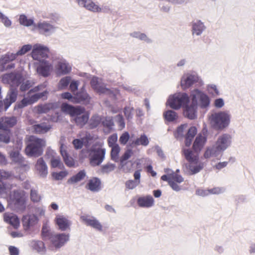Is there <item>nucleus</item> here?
I'll return each instance as SVG.
<instances>
[{"label":"nucleus","instance_id":"obj_5","mask_svg":"<svg viewBox=\"0 0 255 255\" xmlns=\"http://www.w3.org/2000/svg\"><path fill=\"white\" fill-rule=\"evenodd\" d=\"M23 77L21 74L17 72H11L8 74H5L2 75L1 81L3 84H7L10 85V91L12 88L16 89L17 90V87L23 81Z\"/></svg>","mask_w":255,"mask_h":255},{"label":"nucleus","instance_id":"obj_45","mask_svg":"<svg viewBox=\"0 0 255 255\" xmlns=\"http://www.w3.org/2000/svg\"><path fill=\"white\" fill-rule=\"evenodd\" d=\"M204 29L203 23L201 22L198 21L194 23L192 26L193 34L195 33L197 35H200Z\"/></svg>","mask_w":255,"mask_h":255},{"label":"nucleus","instance_id":"obj_30","mask_svg":"<svg viewBox=\"0 0 255 255\" xmlns=\"http://www.w3.org/2000/svg\"><path fill=\"white\" fill-rule=\"evenodd\" d=\"M32 128L34 133L37 134H44L47 132L51 128V126L50 125L43 123L34 125L32 126Z\"/></svg>","mask_w":255,"mask_h":255},{"label":"nucleus","instance_id":"obj_53","mask_svg":"<svg viewBox=\"0 0 255 255\" xmlns=\"http://www.w3.org/2000/svg\"><path fill=\"white\" fill-rule=\"evenodd\" d=\"M118 140V135L116 133L110 135L108 139V144L109 147H111L116 145H118L117 143Z\"/></svg>","mask_w":255,"mask_h":255},{"label":"nucleus","instance_id":"obj_29","mask_svg":"<svg viewBox=\"0 0 255 255\" xmlns=\"http://www.w3.org/2000/svg\"><path fill=\"white\" fill-rule=\"evenodd\" d=\"M22 222L23 226L28 229L37 223V218L34 215H27L23 217Z\"/></svg>","mask_w":255,"mask_h":255},{"label":"nucleus","instance_id":"obj_21","mask_svg":"<svg viewBox=\"0 0 255 255\" xmlns=\"http://www.w3.org/2000/svg\"><path fill=\"white\" fill-rule=\"evenodd\" d=\"M3 220L4 222L10 224L15 229H17L19 226L18 218L12 213H5L3 214Z\"/></svg>","mask_w":255,"mask_h":255},{"label":"nucleus","instance_id":"obj_10","mask_svg":"<svg viewBox=\"0 0 255 255\" xmlns=\"http://www.w3.org/2000/svg\"><path fill=\"white\" fill-rule=\"evenodd\" d=\"M49 53V49L41 45H36L31 52V56L33 59L39 61L43 58H47Z\"/></svg>","mask_w":255,"mask_h":255},{"label":"nucleus","instance_id":"obj_40","mask_svg":"<svg viewBox=\"0 0 255 255\" xmlns=\"http://www.w3.org/2000/svg\"><path fill=\"white\" fill-rule=\"evenodd\" d=\"M16 57V53H7L0 58V65L4 66L6 63L15 59Z\"/></svg>","mask_w":255,"mask_h":255},{"label":"nucleus","instance_id":"obj_22","mask_svg":"<svg viewBox=\"0 0 255 255\" xmlns=\"http://www.w3.org/2000/svg\"><path fill=\"white\" fill-rule=\"evenodd\" d=\"M198 81V77L195 75H189L182 77L181 80V86L183 89L189 88Z\"/></svg>","mask_w":255,"mask_h":255},{"label":"nucleus","instance_id":"obj_56","mask_svg":"<svg viewBox=\"0 0 255 255\" xmlns=\"http://www.w3.org/2000/svg\"><path fill=\"white\" fill-rule=\"evenodd\" d=\"M102 125L103 127L108 128L109 129H111L114 126V124L112 118H106L103 121H102Z\"/></svg>","mask_w":255,"mask_h":255},{"label":"nucleus","instance_id":"obj_19","mask_svg":"<svg viewBox=\"0 0 255 255\" xmlns=\"http://www.w3.org/2000/svg\"><path fill=\"white\" fill-rule=\"evenodd\" d=\"M141 169H138L134 172V180H128L125 183L126 187L128 189H133L137 187L140 183V172Z\"/></svg>","mask_w":255,"mask_h":255},{"label":"nucleus","instance_id":"obj_55","mask_svg":"<svg viewBox=\"0 0 255 255\" xmlns=\"http://www.w3.org/2000/svg\"><path fill=\"white\" fill-rule=\"evenodd\" d=\"M71 80L70 77H65L62 78L59 83V87L60 89H64L67 87Z\"/></svg>","mask_w":255,"mask_h":255},{"label":"nucleus","instance_id":"obj_61","mask_svg":"<svg viewBox=\"0 0 255 255\" xmlns=\"http://www.w3.org/2000/svg\"><path fill=\"white\" fill-rule=\"evenodd\" d=\"M32 48L31 45H23L21 48L18 50L16 53V55H22L25 54L28 51H30Z\"/></svg>","mask_w":255,"mask_h":255},{"label":"nucleus","instance_id":"obj_62","mask_svg":"<svg viewBox=\"0 0 255 255\" xmlns=\"http://www.w3.org/2000/svg\"><path fill=\"white\" fill-rule=\"evenodd\" d=\"M129 138V134L128 132L123 133L120 137L119 141L121 144L125 145Z\"/></svg>","mask_w":255,"mask_h":255},{"label":"nucleus","instance_id":"obj_18","mask_svg":"<svg viewBox=\"0 0 255 255\" xmlns=\"http://www.w3.org/2000/svg\"><path fill=\"white\" fill-rule=\"evenodd\" d=\"M52 69V65L47 61H42L41 64L37 68V73L44 77H48Z\"/></svg>","mask_w":255,"mask_h":255},{"label":"nucleus","instance_id":"obj_28","mask_svg":"<svg viewBox=\"0 0 255 255\" xmlns=\"http://www.w3.org/2000/svg\"><path fill=\"white\" fill-rule=\"evenodd\" d=\"M194 92L195 94L193 95H195L196 99L197 97L199 98L201 107L202 108L207 107L210 104V100L208 96L198 90H195Z\"/></svg>","mask_w":255,"mask_h":255},{"label":"nucleus","instance_id":"obj_48","mask_svg":"<svg viewBox=\"0 0 255 255\" xmlns=\"http://www.w3.org/2000/svg\"><path fill=\"white\" fill-rule=\"evenodd\" d=\"M19 22L20 24L25 26H29L33 25L34 21L32 19H28L24 14H21L19 16Z\"/></svg>","mask_w":255,"mask_h":255},{"label":"nucleus","instance_id":"obj_60","mask_svg":"<svg viewBox=\"0 0 255 255\" xmlns=\"http://www.w3.org/2000/svg\"><path fill=\"white\" fill-rule=\"evenodd\" d=\"M116 118L120 129H123L125 127V123L123 116L119 114L116 116Z\"/></svg>","mask_w":255,"mask_h":255},{"label":"nucleus","instance_id":"obj_43","mask_svg":"<svg viewBox=\"0 0 255 255\" xmlns=\"http://www.w3.org/2000/svg\"><path fill=\"white\" fill-rule=\"evenodd\" d=\"M31 244L33 249L36 250L37 252L40 253L45 252V248L43 242L40 241H34Z\"/></svg>","mask_w":255,"mask_h":255},{"label":"nucleus","instance_id":"obj_34","mask_svg":"<svg viewBox=\"0 0 255 255\" xmlns=\"http://www.w3.org/2000/svg\"><path fill=\"white\" fill-rule=\"evenodd\" d=\"M197 128L195 127H191L188 129V131L185 136V143L186 146H189L191 145L193 138L197 134Z\"/></svg>","mask_w":255,"mask_h":255},{"label":"nucleus","instance_id":"obj_37","mask_svg":"<svg viewBox=\"0 0 255 255\" xmlns=\"http://www.w3.org/2000/svg\"><path fill=\"white\" fill-rule=\"evenodd\" d=\"M37 27L39 32L43 34L50 32L54 28L53 25L46 22L38 23Z\"/></svg>","mask_w":255,"mask_h":255},{"label":"nucleus","instance_id":"obj_24","mask_svg":"<svg viewBox=\"0 0 255 255\" xmlns=\"http://www.w3.org/2000/svg\"><path fill=\"white\" fill-rule=\"evenodd\" d=\"M138 205L140 207L149 208L154 204V199L151 195L140 197L137 200Z\"/></svg>","mask_w":255,"mask_h":255},{"label":"nucleus","instance_id":"obj_32","mask_svg":"<svg viewBox=\"0 0 255 255\" xmlns=\"http://www.w3.org/2000/svg\"><path fill=\"white\" fill-rule=\"evenodd\" d=\"M86 188L92 192H97L101 188V181L97 177H94L89 180L86 185Z\"/></svg>","mask_w":255,"mask_h":255},{"label":"nucleus","instance_id":"obj_36","mask_svg":"<svg viewBox=\"0 0 255 255\" xmlns=\"http://www.w3.org/2000/svg\"><path fill=\"white\" fill-rule=\"evenodd\" d=\"M163 116L164 120L168 122H175L178 118L177 113L172 110H168L165 112Z\"/></svg>","mask_w":255,"mask_h":255},{"label":"nucleus","instance_id":"obj_25","mask_svg":"<svg viewBox=\"0 0 255 255\" xmlns=\"http://www.w3.org/2000/svg\"><path fill=\"white\" fill-rule=\"evenodd\" d=\"M56 224L61 231H65L69 228L70 223L69 220L63 216L57 215L55 219Z\"/></svg>","mask_w":255,"mask_h":255},{"label":"nucleus","instance_id":"obj_13","mask_svg":"<svg viewBox=\"0 0 255 255\" xmlns=\"http://www.w3.org/2000/svg\"><path fill=\"white\" fill-rule=\"evenodd\" d=\"M197 105V100L195 95H192V104L190 106L185 105L184 113L190 119H194L196 118V112Z\"/></svg>","mask_w":255,"mask_h":255},{"label":"nucleus","instance_id":"obj_46","mask_svg":"<svg viewBox=\"0 0 255 255\" xmlns=\"http://www.w3.org/2000/svg\"><path fill=\"white\" fill-rule=\"evenodd\" d=\"M10 131L9 130L0 131V141L7 143L10 141Z\"/></svg>","mask_w":255,"mask_h":255},{"label":"nucleus","instance_id":"obj_31","mask_svg":"<svg viewBox=\"0 0 255 255\" xmlns=\"http://www.w3.org/2000/svg\"><path fill=\"white\" fill-rule=\"evenodd\" d=\"M206 142V137L201 134H199L196 138L193 145V148L196 152H199L203 147Z\"/></svg>","mask_w":255,"mask_h":255},{"label":"nucleus","instance_id":"obj_1","mask_svg":"<svg viewBox=\"0 0 255 255\" xmlns=\"http://www.w3.org/2000/svg\"><path fill=\"white\" fill-rule=\"evenodd\" d=\"M61 109L63 112L69 114L71 117H75L74 120L80 128H82L89 120V114L85 111L83 107H74L67 103H63Z\"/></svg>","mask_w":255,"mask_h":255},{"label":"nucleus","instance_id":"obj_54","mask_svg":"<svg viewBox=\"0 0 255 255\" xmlns=\"http://www.w3.org/2000/svg\"><path fill=\"white\" fill-rule=\"evenodd\" d=\"M133 154V152L131 149L127 150L123 155L121 157L120 159V162L128 161V159L131 157L132 154Z\"/></svg>","mask_w":255,"mask_h":255},{"label":"nucleus","instance_id":"obj_42","mask_svg":"<svg viewBox=\"0 0 255 255\" xmlns=\"http://www.w3.org/2000/svg\"><path fill=\"white\" fill-rule=\"evenodd\" d=\"M101 117L97 115H93L89 122L90 128H94L97 127L101 122Z\"/></svg>","mask_w":255,"mask_h":255},{"label":"nucleus","instance_id":"obj_11","mask_svg":"<svg viewBox=\"0 0 255 255\" xmlns=\"http://www.w3.org/2000/svg\"><path fill=\"white\" fill-rule=\"evenodd\" d=\"M25 193L23 190H15L11 196V200L16 206H22L25 204Z\"/></svg>","mask_w":255,"mask_h":255},{"label":"nucleus","instance_id":"obj_59","mask_svg":"<svg viewBox=\"0 0 255 255\" xmlns=\"http://www.w3.org/2000/svg\"><path fill=\"white\" fill-rule=\"evenodd\" d=\"M12 174L10 172L0 169V181L9 179Z\"/></svg>","mask_w":255,"mask_h":255},{"label":"nucleus","instance_id":"obj_35","mask_svg":"<svg viewBox=\"0 0 255 255\" xmlns=\"http://www.w3.org/2000/svg\"><path fill=\"white\" fill-rule=\"evenodd\" d=\"M57 70L60 74L65 75L71 71V68L64 62H59L57 66Z\"/></svg>","mask_w":255,"mask_h":255},{"label":"nucleus","instance_id":"obj_52","mask_svg":"<svg viewBox=\"0 0 255 255\" xmlns=\"http://www.w3.org/2000/svg\"><path fill=\"white\" fill-rule=\"evenodd\" d=\"M48 92L47 91H44L43 92L37 93L32 95L29 97L31 103L33 104L36 102L39 99L42 98L44 96H46Z\"/></svg>","mask_w":255,"mask_h":255},{"label":"nucleus","instance_id":"obj_49","mask_svg":"<svg viewBox=\"0 0 255 255\" xmlns=\"http://www.w3.org/2000/svg\"><path fill=\"white\" fill-rule=\"evenodd\" d=\"M115 167L116 166L115 164L111 163H108L101 167L100 171L102 173H109L114 170Z\"/></svg>","mask_w":255,"mask_h":255},{"label":"nucleus","instance_id":"obj_33","mask_svg":"<svg viewBox=\"0 0 255 255\" xmlns=\"http://www.w3.org/2000/svg\"><path fill=\"white\" fill-rule=\"evenodd\" d=\"M183 154L186 159L190 163L197 164L198 162V156L195 155L193 151L189 149L183 150Z\"/></svg>","mask_w":255,"mask_h":255},{"label":"nucleus","instance_id":"obj_39","mask_svg":"<svg viewBox=\"0 0 255 255\" xmlns=\"http://www.w3.org/2000/svg\"><path fill=\"white\" fill-rule=\"evenodd\" d=\"M133 165L134 162L130 160L123 162V163L120 162V168L124 173H129L132 171Z\"/></svg>","mask_w":255,"mask_h":255},{"label":"nucleus","instance_id":"obj_4","mask_svg":"<svg viewBox=\"0 0 255 255\" xmlns=\"http://www.w3.org/2000/svg\"><path fill=\"white\" fill-rule=\"evenodd\" d=\"M106 150L101 147H96L95 145L89 150L90 163L93 166H98L103 161L105 158Z\"/></svg>","mask_w":255,"mask_h":255},{"label":"nucleus","instance_id":"obj_2","mask_svg":"<svg viewBox=\"0 0 255 255\" xmlns=\"http://www.w3.org/2000/svg\"><path fill=\"white\" fill-rule=\"evenodd\" d=\"M231 136L228 134H224L220 136L214 146L208 148L205 151L204 156L209 158L212 156H217L219 153L225 150L231 144Z\"/></svg>","mask_w":255,"mask_h":255},{"label":"nucleus","instance_id":"obj_64","mask_svg":"<svg viewBox=\"0 0 255 255\" xmlns=\"http://www.w3.org/2000/svg\"><path fill=\"white\" fill-rule=\"evenodd\" d=\"M31 104H32L31 103V101H30L29 98H24L17 105V107L18 108L21 109L25 106H27L28 105Z\"/></svg>","mask_w":255,"mask_h":255},{"label":"nucleus","instance_id":"obj_7","mask_svg":"<svg viewBox=\"0 0 255 255\" xmlns=\"http://www.w3.org/2000/svg\"><path fill=\"white\" fill-rule=\"evenodd\" d=\"M161 179L168 182L169 185L175 191H178L180 190L178 184L181 183L184 180L183 178L176 172H172V173L167 175H163L161 177Z\"/></svg>","mask_w":255,"mask_h":255},{"label":"nucleus","instance_id":"obj_15","mask_svg":"<svg viewBox=\"0 0 255 255\" xmlns=\"http://www.w3.org/2000/svg\"><path fill=\"white\" fill-rule=\"evenodd\" d=\"M79 5L84 7L86 9L94 12H99L102 8L92 0H77Z\"/></svg>","mask_w":255,"mask_h":255},{"label":"nucleus","instance_id":"obj_12","mask_svg":"<svg viewBox=\"0 0 255 255\" xmlns=\"http://www.w3.org/2000/svg\"><path fill=\"white\" fill-rule=\"evenodd\" d=\"M50 238L53 245L56 248H59L68 241L69 236L64 234H59L52 236Z\"/></svg>","mask_w":255,"mask_h":255},{"label":"nucleus","instance_id":"obj_57","mask_svg":"<svg viewBox=\"0 0 255 255\" xmlns=\"http://www.w3.org/2000/svg\"><path fill=\"white\" fill-rule=\"evenodd\" d=\"M203 164L199 163L196 165H191L189 166V169L191 171L192 174H195L199 172L203 168Z\"/></svg>","mask_w":255,"mask_h":255},{"label":"nucleus","instance_id":"obj_51","mask_svg":"<svg viewBox=\"0 0 255 255\" xmlns=\"http://www.w3.org/2000/svg\"><path fill=\"white\" fill-rule=\"evenodd\" d=\"M134 108L130 107H125L124 109V115L127 120L130 121L132 119Z\"/></svg>","mask_w":255,"mask_h":255},{"label":"nucleus","instance_id":"obj_20","mask_svg":"<svg viewBox=\"0 0 255 255\" xmlns=\"http://www.w3.org/2000/svg\"><path fill=\"white\" fill-rule=\"evenodd\" d=\"M54 154H55V152L53 150H49L46 151L45 156L47 158L51 157V166L52 167H58V168L62 169L64 168L63 164L61 162L60 157H55Z\"/></svg>","mask_w":255,"mask_h":255},{"label":"nucleus","instance_id":"obj_23","mask_svg":"<svg viewBox=\"0 0 255 255\" xmlns=\"http://www.w3.org/2000/svg\"><path fill=\"white\" fill-rule=\"evenodd\" d=\"M75 104L83 103L87 104L90 103L91 97L84 88H82L80 92L75 95Z\"/></svg>","mask_w":255,"mask_h":255},{"label":"nucleus","instance_id":"obj_16","mask_svg":"<svg viewBox=\"0 0 255 255\" xmlns=\"http://www.w3.org/2000/svg\"><path fill=\"white\" fill-rule=\"evenodd\" d=\"M37 174L41 177H45L48 174L47 166L42 157L38 158L35 165Z\"/></svg>","mask_w":255,"mask_h":255},{"label":"nucleus","instance_id":"obj_14","mask_svg":"<svg viewBox=\"0 0 255 255\" xmlns=\"http://www.w3.org/2000/svg\"><path fill=\"white\" fill-rule=\"evenodd\" d=\"M80 219L87 226H91L98 231L102 230V224L95 218H90L88 215H83L80 217Z\"/></svg>","mask_w":255,"mask_h":255},{"label":"nucleus","instance_id":"obj_26","mask_svg":"<svg viewBox=\"0 0 255 255\" xmlns=\"http://www.w3.org/2000/svg\"><path fill=\"white\" fill-rule=\"evenodd\" d=\"M65 147L63 143L61 144L60 153L66 165L69 167H72L74 165L75 162L73 158L69 156Z\"/></svg>","mask_w":255,"mask_h":255},{"label":"nucleus","instance_id":"obj_58","mask_svg":"<svg viewBox=\"0 0 255 255\" xmlns=\"http://www.w3.org/2000/svg\"><path fill=\"white\" fill-rule=\"evenodd\" d=\"M68 173L66 171H61L59 172H54L52 173L53 177L57 180H62L67 175Z\"/></svg>","mask_w":255,"mask_h":255},{"label":"nucleus","instance_id":"obj_47","mask_svg":"<svg viewBox=\"0 0 255 255\" xmlns=\"http://www.w3.org/2000/svg\"><path fill=\"white\" fill-rule=\"evenodd\" d=\"M111 159L117 162L119 160V154L120 152L121 148L119 145L111 147Z\"/></svg>","mask_w":255,"mask_h":255},{"label":"nucleus","instance_id":"obj_9","mask_svg":"<svg viewBox=\"0 0 255 255\" xmlns=\"http://www.w3.org/2000/svg\"><path fill=\"white\" fill-rule=\"evenodd\" d=\"M18 95V91L12 88L7 94L5 98L0 101V112L6 111L12 103L15 102Z\"/></svg>","mask_w":255,"mask_h":255},{"label":"nucleus","instance_id":"obj_38","mask_svg":"<svg viewBox=\"0 0 255 255\" xmlns=\"http://www.w3.org/2000/svg\"><path fill=\"white\" fill-rule=\"evenodd\" d=\"M9 156L12 161L21 164L24 162V158L22 157L19 153V150H13L9 153Z\"/></svg>","mask_w":255,"mask_h":255},{"label":"nucleus","instance_id":"obj_17","mask_svg":"<svg viewBox=\"0 0 255 255\" xmlns=\"http://www.w3.org/2000/svg\"><path fill=\"white\" fill-rule=\"evenodd\" d=\"M17 123V119L15 117H3L0 119V129L9 130Z\"/></svg>","mask_w":255,"mask_h":255},{"label":"nucleus","instance_id":"obj_63","mask_svg":"<svg viewBox=\"0 0 255 255\" xmlns=\"http://www.w3.org/2000/svg\"><path fill=\"white\" fill-rule=\"evenodd\" d=\"M188 127L187 124L181 125L176 129V133L178 136H183L184 132Z\"/></svg>","mask_w":255,"mask_h":255},{"label":"nucleus","instance_id":"obj_8","mask_svg":"<svg viewBox=\"0 0 255 255\" xmlns=\"http://www.w3.org/2000/svg\"><path fill=\"white\" fill-rule=\"evenodd\" d=\"M211 121L215 128L222 129L228 125L230 116L225 112H220L212 115Z\"/></svg>","mask_w":255,"mask_h":255},{"label":"nucleus","instance_id":"obj_41","mask_svg":"<svg viewBox=\"0 0 255 255\" xmlns=\"http://www.w3.org/2000/svg\"><path fill=\"white\" fill-rule=\"evenodd\" d=\"M86 176L85 172L84 170L80 171L77 174L73 176L68 181V183H74L78 182L82 180Z\"/></svg>","mask_w":255,"mask_h":255},{"label":"nucleus","instance_id":"obj_6","mask_svg":"<svg viewBox=\"0 0 255 255\" xmlns=\"http://www.w3.org/2000/svg\"><path fill=\"white\" fill-rule=\"evenodd\" d=\"M189 102V97L185 93H178L170 97L168 103L172 109L177 110Z\"/></svg>","mask_w":255,"mask_h":255},{"label":"nucleus","instance_id":"obj_3","mask_svg":"<svg viewBox=\"0 0 255 255\" xmlns=\"http://www.w3.org/2000/svg\"><path fill=\"white\" fill-rule=\"evenodd\" d=\"M29 143L25 148V154L29 157H37L41 156L43 152V147L45 146V141L34 136H30Z\"/></svg>","mask_w":255,"mask_h":255},{"label":"nucleus","instance_id":"obj_27","mask_svg":"<svg viewBox=\"0 0 255 255\" xmlns=\"http://www.w3.org/2000/svg\"><path fill=\"white\" fill-rule=\"evenodd\" d=\"M56 108L55 103H49L45 104L39 105L35 107V109L38 114L47 113L50 110Z\"/></svg>","mask_w":255,"mask_h":255},{"label":"nucleus","instance_id":"obj_44","mask_svg":"<svg viewBox=\"0 0 255 255\" xmlns=\"http://www.w3.org/2000/svg\"><path fill=\"white\" fill-rule=\"evenodd\" d=\"M133 143L135 145H143V146H147L149 143V140L145 134L141 135L139 138L136 139L133 142Z\"/></svg>","mask_w":255,"mask_h":255},{"label":"nucleus","instance_id":"obj_50","mask_svg":"<svg viewBox=\"0 0 255 255\" xmlns=\"http://www.w3.org/2000/svg\"><path fill=\"white\" fill-rule=\"evenodd\" d=\"M30 199L34 203H37L41 200V196L39 194L38 191L35 189H31L30 191Z\"/></svg>","mask_w":255,"mask_h":255}]
</instances>
